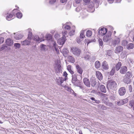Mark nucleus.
Listing matches in <instances>:
<instances>
[{
	"label": "nucleus",
	"instance_id": "38",
	"mask_svg": "<svg viewBox=\"0 0 134 134\" xmlns=\"http://www.w3.org/2000/svg\"><path fill=\"white\" fill-rule=\"evenodd\" d=\"M40 47L42 51H45L46 50V46L44 44H42L41 46Z\"/></svg>",
	"mask_w": 134,
	"mask_h": 134
},
{
	"label": "nucleus",
	"instance_id": "31",
	"mask_svg": "<svg viewBox=\"0 0 134 134\" xmlns=\"http://www.w3.org/2000/svg\"><path fill=\"white\" fill-rule=\"evenodd\" d=\"M132 76V73L130 71L127 72L125 75V77H129L130 79Z\"/></svg>",
	"mask_w": 134,
	"mask_h": 134
},
{
	"label": "nucleus",
	"instance_id": "44",
	"mask_svg": "<svg viewBox=\"0 0 134 134\" xmlns=\"http://www.w3.org/2000/svg\"><path fill=\"white\" fill-rule=\"evenodd\" d=\"M129 106L131 108L134 106V99L131 101L129 103Z\"/></svg>",
	"mask_w": 134,
	"mask_h": 134
},
{
	"label": "nucleus",
	"instance_id": "57",
	"mask_svg": "<svg viewBox=\"0 0 134 134\" xmlns=\"http://www.w3.org/2000/svg\"><path fill=\"white\" fill-rule=\"evenodd\" d=\"M76 40L77 42L78 43H79L81 42V40L79 38L77 37L76 38Z\"/></svg>",
	"mask_w": 134,
	"mask_h": 134
},
{
	"label": "nucleus",
	"instance_id": "42",
	"mask_svg": "<svg viewBox=\"0 0 134 134\" xmlns=\"http://www.w3.org/2000/svg\"><path fill=\"white\" fill-rule=\"evenodd\" d=\"M113 53V51L112 50H108L107 51V55L109 56H111L112 55Z\"/></svg>",
	"mask_w": 134,
	"mask_h": 134
},
{
	"label": "nucleus",
	"instance_id": "50",
	"mask_svg": "<svg viewBox=\"0 0 134 134\" xmlns=\"http://www.w3.org/2000/svg\"><path fill=\"white\" fill-rule=\"evenodd\" d=\"M67 74L65 71L64 72L63 75L65 76V77L64 78L65 79V81L67 79Z\"/></svg>",
	"mask_w": 134,
	"mask_h": 134
},
{
	"label": "nucleus",
	"instance_id": "43",
	"mask_svg": "<svg viewBox=\"0 0 134 134\" xmlns=\"http://www.w3.org/2000/svg\"><path fill=\"white\" fill-rule=\"evenodd\" d=\"M115 68L114 67L113 68L110 72L109 74L111 76L113 75L115 73Z\"/></svg>",
	"mask_w": 134,
	"mask_h": 134
},
{
	"label": "nucleus",
	"instance_id": "22",
	"mask_svg": "<svg viewBox=\"0 0 134 134\" xmlns=\"http://www.w3.org/2000/svg\"><path fill=\"white\" fill-rule=\"evenodd\" d=\"M123 80L124 82L127 84L129 83L131 81V79L126 77H125L123 79Z\"/></svg>",
	"mask_w": 134,
	"mask_h": 134
},
{
	"label": "nucleus",
	"instance_id": "18",
	"mask_svg": "<svg viewBox=\"0 0 134 134\" xmlns=\"http://www.w3.org/2000/svg\"><path fill=\"white\" fill-rule=\"evenodd\" d=\"M4 15H6V19L8 20H10L13 17V15L10 13H8L6 12L5 14H4Z\"/></svg>",
	"mask_w": 134,
	"mask_h": 134
},
{
	"label": "nucleus",
	"instance_id": "8",
	"mask_svg": "<svg viewBox=\"0 0 134 134\" xmlns=\"http://www.w3.org/2000/svg\"><path fill=\"white\" fill-rule=\"evenodd\" d=\"M128 99L126 98L123 100H120L119 101L117 102L116 103L118 105L120 106L128 102Z\"/></svg>",
	"mask_w": 134,
	"mask_h": 134
},
{
	"label": "nucleus",
	"instance_id": "19",
	"mask_svg": "<svg viewBox=\"0 0 134 134\" xmlns=\"http://www.w3.org/2000/svg\"><path fill=\"white\" fill-rule=\"evenodd\" d=\"M33 40L35 41L38 42H41L43 40H42L41 38H40L37 35H35L33 38Z\"/></svg>",
	"mask_w": 134,
	"mask_h": 134
},
{
	"label": "nucleus",
	"instance_id": "14",
	"mask_svg": "<svg viewBox=\"0 0 134 134\" xmlns=\"http://www.w3.org/2000/svg\"><path fill=\"white\" fill-rule=\"evenodd\" d=\"M64 81H65V79L63 77H59L57 79V83L59 85H60Z\"/></svg>",
	"mask_w": 134,
	"mask_h": 134
},
{
	"label": "nucleus",
	"instance_id": "32",
	"mask_svg": "<svg viewBox=\"0 0 134 134\" xmlns=\"http://www.w3.org/2000/svg\"><path fill=\"white\" fill-rule=\"evenodd\" d=\"M134 47V44L132 43H129L127 46V48L128 49H133Z\"/></svg>",
	"mask_w": 134,
	"mask_h": 134
},
{
	"label": "nucleus",
	"instance_id": "1",
	"mask_svg": "<svg viewBox=\"0 0 134 134\" xmlns=\"http://www.w3.org/2000/svg\"><path fill=\"white\" fill-rule=\"evenodd\" d=\"M77 76L80 77V79H81L82 77L81 75H77L76 74H75L72 75V82L74 85L79 86V80L77 79Z\"/></svg>",
	"mask_w": 134,
	"mask_h": 134
},
{
	"label": "nucleus",
	"instance_id": "40",
	"mask_svg": "<svg viewBox=\"0 0 134 134\" xmlns=\"http://www.w3.org/2000/svg\"><path fill=\"white\" fill-rule=\"evenodd\" d=\"M14 46L15 47L16 49L19 48L20 47V44L18 43H15L14 44Z\"/></svg>",
	"mask_w": 134,
	"mask_h": 134
},
{
	"label": "nucleus",
	"instance_id": "59",
	"mask_svg": "<svg viewBox=\"0 0 134 134\" xmlns=\"http://www.w3.org/2000/svg\"><path fill=\"white\" fill-rule=\"evenodd\" d=\"M67 69L69 71L71 70V66L70 65H68V66Z\"/></svg>",
	"mask_w": 134,
	"mask_h": 134
},
{
	"label": "nucleus",
	"instance_id": "17",
	"mask_svg": "<svg viewBox=\"0 0 134 134\" xmlns=\"http://www.w3.org/2000/svg\"><path fill=\"white\" fill-rule=\"evenodd\" d=\"M55 71L57 73L60 72L61 70V66L59 64H57L56 66L54 67Z\"/></svg>",
	"mask_w": 134,
	"mask_h": 134
},
{
	"label": "nucleus",
	"instance_id": "9",
	"mask_svg": "<svg viewBox=\"0 0 134 134\" xmlns=\"http://www.w3.org/2000/svg\"><path fill=\"white\" fill-rule=\"evenodd\" d=\"M65 41V37H62L61 38L58 39L57 41L58 44L60 45H63Z\"/></svg>",
	"mask_w": 134,
	"mask_h": 134
},
{
	"label": "nucleus",
	"instance_id": "47",
	"mask_svg": "<svg viewBox=\"0 0 134 134\" xmlns=\"http://www.w3.org/2000/svg\"><path fill=\"white\" fill-rule=\"evenodd\" d=\"M128 43V42L125 40H123L122 42V45L125 46L127 45Z\"/></svg>",
	"mask_w": 134,
	"mask_h": 134
},
{
	"label": "nucleus",
	"instance_id": "30",
	"mask_svg": "<svg viewBox=\"0 0 134 134\" xmlns=\"http://www.w3.org/2000/svg\"><path fill=\"white\" fill-rule=\"evenodd\" d=\"M62 28L64 29L65 30H69L70 29V27L69 25L66 24H65L62 26Z\"/></svg>",
	"mask_w": 134,
	"mask_h": 134
},
{
	"label": "nucleus",
	"instance_id": "39",
	"mask_svg": "<svg viewBox=\"0 0 134 134\" xmlns=\"http://www.w3.org/2000/svg\"><path fill=\"white\" fill-rule=\"evenodd\" d=\"M91 86L94 87V86L96 84V81L94 79H92L91 83Z\"/></svg>",
	"mask_w": 134,
	"mask_h": 134
},
{
	"label": "nucleus",
	"instance_id": "28",
	"mask_svg": "<svg viewBox=\"0 0 134 134\" xmlns=\"http://www.w3.org/2000/svg\"><path fill=\"white\" fill-rule=\"evenodd\" d=\"M95 68H99L100 66V64L99 61H96L94 64Z\"/></svg>",
	"mask_w": 134,
	"mask_h": 134
},
{
	"label": "nucleus",
	"instance_id": "62",
	"mask_svg": "<svg viewBox=\"0 0 134 134\" xmlns=\"http://www.w3.org/2000/svg\"><path fill=\"white\" fill-rule=\"evenodd\" d=\"M110 3H113L114 0H107Z\"/></svg>",
	"mask_w": 134,
	"mask_h": 134
},
{
	"label": "nucleus",
	"instance_id": "7",
	"mask_svg": "<svg viewBox=\"0 0 134 134\" xmlns=\"http://www.w3.org/2000/svg\"><path fill=\"white\" fill-rule=\"evenodd\" d=\"M126 92V90L125 87H121L119 89L118 93L120 96L124 95L125 94Z\"/></svg>",
	"mask_w": 134,
	"mask_h": 134
},
{
	"label": "nucleus",
	"instance_id": "25",
	"mask_svg": "<svg viewBox=\"0 0 134 134\" xmlns=\"http://www.w3.org/2000/svg\"><path fill=\"white\" fill-rule=\"evenodd\" d=\"M100 90L102 92L105 93L106 92V90L105 86L103 85H101L100 87Z\"/></svg>",
	"mask_w": 134,
	"mask_h": 134
},
{
	"label": "nucleus",
	"instance_id": "36",
	"mask_svg": "<svg viewBox=\"0 0 134 134\" xmlns=\"http://www.w3.org/2000/svg\"><path fill=\"white\" fill-rule=\"evenodd\" d=\"M86 54L84 57V58L86 60H88L90 58V56L89 55L90 53L88 52H87L86 53Z\"/></svg>",
	"mask_w": 134,
	"mask_h": 134
},
{
	"label": "nucleus",
	"instance_id": "6",
	"mask_svg": "<svg viewBox=\"0 0 134 134\" xmlns=\"http://www.w3.org/2000/svg\"><path fill=\"white\" fill-rule=\"evenodd\" d=\"M120 42V39L119 38L115 36L112 41V44L114 47L119 44Z\"/></svg>",
	"mask_w": 134,
	"mask_h": 134
},
{
	"label": "nucleus",
	"instance_id": "61",
	"mask_svg": "<svg viewBox=\"0 0 134 134\" xmlns=\"http://www.w3.org/2000/svg\"><path fill=\"white\" fill-rule=\"evenodd\" d=\"M81 0H75V2L77 4L79 3L80 1Z\"/></svg>",
	"mask_w": 134,
	"mask_h": 134
},
{
	"label": "nucleus",
	"instance_id": "15",
	"mask_svg": "<svg viewBox=\"0 0 134 134\" xmlns=\"http://www.w3.org/2000/svg\"><path fill=\"white\" fill-rule=\"evenodd\" d=\"M5 43L7 45L10 46L13 44V42L12 40L10 38H9L6 40Z\"/></svg>",
	"mask_w": 134,
	"mask_h": 134
},
{
	"label": "nucleus",
	"instance_id": "35",
	"mask_svg": "<svg viewBox=\"0 0 134 134\" xmlns=\"http://www.w3.org/2000/svg\"><path fill=\"white\" fill-rule=\"evenodd\" d=\"M46 38L47 40H49L52 39V37L51 34H48L46 35Z\"/></svg>",
	"mask_w": 134,
	"mask_h": 134
},
{
	"label": "nucleus",
	"instance_id": "11",
	"mask_svg": "<svg viewBox=\"0 0 134 134\" xmlns=\"http://www.w3.org/2000/svg\"><path fill=\"white\" fill-rule=\"evenodd\" d=\"M83 82L85 85L87 87H90V83L89 80L87 78L83 79Z\"/></svg>",
	"mask_w": 134,
	"mask_h": 134
},
{
	"label": "nucleus",
	"instance_id": "29",
	"mask_svg": "<svg viewBox=\"0 0 134 134\" xmlns=\"http://www.w3.org/2000/svg\"><path fill=\"white\" fill-rule=\"evenodd\" d=\"M28 30L29 31L28 32V39L29 40H31V37L32 36V32L30 29H29Z\"/></svg>",
	"mask_w": 134,
	"mask_h": 134
},
{
	"label": "nucleus",
	"instance_id": "3",
	"mask_svg": "<svg viewBox=\"0 0 134 134\" xmlns=\"http://www.w3.org/2000/svg\"><path fill=\"white\" fill-rule=\"evenodd\" d=\"M71 50L73 54L77 56H79L81 52V51L80 49L75 47H72Z\"/></svg>",
	"mask_w": 134,
	"mask_h": 134
},
{
	"label": "nucleus",
	"instance_id": "2",
	"mask_svg": "<svg viewBox=\"0 0 134 134\" xmlns=\"http://www.w3.org/2000/svg\"><path fill=\"white\" fill-rule=\"evenodd\" d=\"M116 85L117 84L115 81L112 80L109 81L108 82L107 88L108 90H114L116 88Z\"/></svg>",
	"mask_w": 134,
	"mask_h": 134
},
{
	"label": "nucleus",
	"instance_id": "45",
	"mask_svg": "<svg viewBox=\"0 0 134 134\" xmlns=\"http://www.w3.org/2000/svg\"><path fill=\"white\" fill-rule=\"evenodd\" d=\"M63 36L62 37H65V38L66 37L68 36L67 35V32L66 31H64V32H62Z\"/></svg>",
	"mask_w": 134,
	"mask_h": 134
},
{
	"label": "nucleus",
	"instance_id": "52",
	"mask_svg": "<svg viewBox=\"0 0 134 134\" xmlns=\"http://www.w3.org/2000/svg\"><path fill=\"white\" fill-rule=\"evenodd\" d=\"M128 90L130 92H131L132 90V87L131 85H129L128 86Z\"/></svg>",
	"mask_w": 134,
	"mask_h": 134
},
{
	"label": "nucleus",
	"instance_id": "16",
	"mask_svg": "<svg viewBox=\"0 0 134 134\" xmlns=\"http://www.w3.org/2000/svg\"><path fill=\"white\" fill-rule=\"evenodd\" d=\"M96 76L99 80L101 81L102 80L103 76L100 72L99 71H96Z\"/></svg>",
	"mask_w": 134,
	"mask_h": 134
},
{
	"label": "nucleus",
	"instance_id": "27",
	"mask_svg": "<svg viewBox=\"0 0 134 134\" xmlns=\"http://www.w3.org/2000/svg\"><path fill=\"white\" fill-rule=\"evenodd\" d=\"M90 4H91V7L90 6V5H89V8H90L91 7H92V8L94 9V5L96 4V8H97L99 6V2L96 3H95V4H94L93 2H90Z\"/></svg>",
	"mask_w": 134,
	"mask_h": 134
},
{
	"label": "nucleus",
	"instance_id": "53",
	"mask_svg": "<svg viewBox=\"0 0 134 134\" xmlns=\"http://www.w3.org/2000/svg\"><path fill=\"white\" fill-rule=\"evenodd\" d=\"M68 91L72 94H73L74 93V91L70 88H68Z\"/></svg>",
	"mask_w": 134,
	"mask_h": 134
},
{
	"label": "nucleus",
	"instance_id": "63",
	"mask_svg": "<svg viewBox=\"0 0 134 134\" xmlns=\"http://www.w3.org/2000/svg\"><path fill=\"white\" fill-rule=\"evenodd\" d=\"M53 47H56L57 46L56 43L55 42H54L53 43Z\"/></svg>",
	"mask_w": 134,
	"mask_h": 134
},
{
	"label": "nucleus",
	"instance_id": "13",
	"mask_svg": "<svg viewBox=\"0 0 134 134\" xmlns=\"http://www.w3.org/2000/svg\"><path fill=\"white\" fill-rule=\"evenodd\" d=\"M127 71V67L125 66H122L120 70V72L122 74H125Z\"/></svg>",
	"mask_w": 134,
	"mask_h": 134
},
{
	"label": "nucleus",
	"instance_id": "48",
	"mask_svg": "<svg viewBox=\"0 0 134 134\" xmlns=\"http://www.w3.org/2000/svg\"><path fill=\"white\" fill-rule=\"evenodd\" d=\"M98 41L99 45L102 46L103 44L102 40L100 38H99L98 39Z\"/></svg>",
	"mask_w": 134,
	"mask_h": 134
},
{
	"label": "nucleus",
	"instance_id": "41",
	"mask_svg": "<svg viewBox=\"0 0 134 134\" xmlns=\"http://www.w3.org/2000/svg\"><path fill=\"white\" fill-rule=\"evenodd\" d=\"M16 16L18 18H21L22 16V14L20 12H18L16 14Z\"/></svg>",
	"mask_w": 134,
	"mask_h": 134
},
{
	"label": "nucleus",
	"instance_id": "37",
	"mask_svg": "<svg viewBox=\"0 0 134 134\" xmlns=\"http://www.w3.org/2000/svg\"><path fill=\"white\" fill-rule=\"evenodd\" d=\"M92 35V31L90 30H88L86 32V36L87 37H90Z\"/></svg>",
	"mask_w": 134,
	"mask_h": 134
},
{
	"label": "nucleus",
	"instance_id": "34",
	"mask_svg": "<svg viewBox=\"0 0 134 134\" xmlns=\"http://www.w3.org/2000/svg\"><path fill=\"white\" fill-rule=\"evenodd\" d=\"M98 108H100L103 110H106L107 109L106 107L101 104H99L98 105Z\"/></svg>",
	"mask_w": 134,
	"mask_h": 134
},
{
	"label": "nucleus",
	"instance_id": "10",
	"mask_svg": "<svg viewBox=\"0 0 134 134\" xmlns=\"http://www.w3.org/2000/svg\"><path fill=\"white\" fill-rule=\"evenodd\" d=\"M102 67L104 70H108L109 69V66L107 62L105 61H104L102 63Z\"/></svg>",
	"mask_w": 134,
	"mask_h": 134
},
{
	"label": "nucleus",
	"instance_id": "51",
	"mask_svg": "<svg viewBox=\"0 0 134 134\" xmlns=\"http://www.w3.org/2000/svg\"><path fill=\"white\" fill-rule=\"evenodd\" d=\"M75 30H72L70 31L69 33V34L70 36H71L73 35L74 34Z\"/></svg>",
	"mask_w": 134,
	"mask_h": 134
},
{
	"label": "nucleus",
	"instance_id": "60",
	"mask_svg": "<svg viewBox=\"0 0 134 134\" xmlns=\"http://www.w3.org/2000/svg\"><path fill=\"white\" fill-rule=\"evenodd\" d=\"M67 0H60V2L62 3H64L66 2Z\"/></svg>",
	"mask_w": 134,
	"mask_h": 134
},
{
	"label": "nucleus",
	"instance_id": "46",
	"mask_svg": "<svg viewBox=\"0 0 134 134\" xmlns=\"http://www.w3.org/2000/svg\"><path fill=\"white\" fill-rule=\"evenodd\" d=\"M57 0H48V1L50 4H53Z\"/></svg>",
	"mask_w": 134,
	"mask_h": 134
},
{
	"label": "nucleus",
	"instance_id": "33",
	"mask_svg": "<svg viewBox=\"0 0 134 134\" xmlns=\"http://www.w3.org/2000/svg\"><path fill=\"white\" fill-rule=\"evenodd\" d=\"M85 30H82L80 32V38L82 39L85 37V36L84 35Z\"/></svg>",
	"mask_w": 134,
	"mask_h": 134
},
{
	"label": "nucleus",
	"instance_id": "24",
	"mask_svg": "<svg viewBox=\"0 0 134 134\" xmlns=\"http://www.w3.org/2000/svg\"><path fill=\"white\" fill-rule=\"evenodd\" d=\"M68 61L72 63H74L75 62V59L73 57L71 56H69L68 57Z\"/></svg>",
	"mask_w": 134,
	"mask_h": 134
},
{
	"label": "nucleus",
	"instance_id": "12",
	"mask_svg": "<svg viewBox=\"0 0 134 134\" xmlns=\"http://www.w3.org/2000/svg\"><path fill=\"white\" fill-rule=\"evenodd\" d=\"M31 40H29L28 38L24 41H21V43L22 45L26 46L30 45L31 42Z\"/></svg>",
	"mask_w": 134,
	"mask_h": 134
},
{
	"label": "nucleus",
	"instance_id": "4",
	"mask_svg": "<svg viewBox=\"0 0 134 134\" xmlns=\"http://www.w3.org/2000/svg\"><path fill=\"white\" fill-rule=\"evenodd\" d=\"M111 32H109L108 34L103 38V40L104 42H107L111 39Z\"/></svg>",
	"mask_w": 134,
	"mask_h": 134
},
{
	"label": "nucleus",
	"instance_id": "26",
	"mask_svg": "<svg viewBox=\"0 0 134 134\" xmlns=\"http://www.w3.org/2000/svg\"><path fill=\"white\" fill-rule=\"evenodd\" d=\"M121 66V63L120 62H119L116 65L115 69L117 70H118Z\"/></svg>",
	"mask_w": 134,
	"mask_h": 134
},
{
	"label": "nucleus",
	"instance_id": "58",
	"mask_svg": "<svg viewBox=\"0 0 134 134\" xmlns=\"http://www.w3.org/2000/svg\"><path fill=\"white\" fill-rule=\"evenodd\" d=\"M96 59V57L95 56H93L92 58V60L93 62H94Z\"/></svg>",
	"mask_w": 134,
	"mask_h": 134
},
{
	"label": "nucleus",
	"instance_id": "64",
	"mask_svg": "<svg viewBox=\"0 0 134 134\" xmlns=\"http://www.w3.org/2000/svg\"><path fill=\"white\" fill-rule=\"evenodd\" d=\"M70 73L72 75H73L74 73V72L72 71V70L71 69L70 71H69Z\"/></svg>",
	"mask_w": 134,
	"mask_h": 134
},
{
	"label": "nucleus",
	"instance_id": "5",
	"mask_svg": "<svg viewBox=\"0 0 134 134\" xmlns=\"http://www.w3.org/2000/svg\"><path fill=\"white\" fill-rule=\"evenodd\" d=\"M99 30L98 34L99 35H101L102 36L104 35L107 31V29L104 28H101L100 29H99Z\"/></svg>",
	"mask_w": 134,
	"mask_h": 134
},
{
	"label": "nucleus",
	"instance_id": "49",
	"mask_svg": "<svg viewBox=\"0 0 134 134\" xmlns=\"http://www.w3.org/2000/svg\"><path fill=\"white\" fill-rule=\"evenodd\" d=\"M54 37L56 39H58V40L59 39V38L60 37V35L58 33H56L55 34V35Z\"/></svg>",
	"mask_w": 134,
	"mask_h": 134
},
{
	"label": "nucleus",
	"instance_id": "56",
	"mask_svg": "<svg viewBox=\"0 0 134 134\" xmlns=\"http://www.w3.org/2000/svg\"><path fill=\"white\" fill-rule=\"evenodd\" d=\"M53 48L55 49V50L57 52V54H59V50L58 49V48L56 47Z\"/></svg>",
	"mask_w": 134,
	"mask_h": 134
},
{
	"label": "nucleus",
	"instance_id": "23",
	"mask_svg": "<svg viewBox=\"0 0 134 134\" xmlns=\"http://www.w3.org/2000/svg\"><path fill=\"white\" fill-rule=\"evenodd\" d=\"M76 68L77 71V72L81 75L83 72V70L82 68L79 65H77L76 66Z\"/></svg>",
	"mask_w": 134,
	"mask_h": 134
},
{
	"label": "nucleus",
	"instance_id": "55",
	"mask_svg": "<svg viewBox=\"0 0 134 134\" xmlns=\"http://www.w3.org/2000/svg\"><path fill=\"white\" fill-rule=\"evenodd\" d=\"M4 41V38L3 37H0V44L3 43Z\"/></svg>",
	"mask_w": 134,
	"mask_h": 134
},
{
	"label": "nucleus",
	"instance_id": "54",
	"mask_svg": "<svg viewBox=\"0 0 134 134\" xmlns=\"http://www.w3.org/2000/svg\"><path fill=\"white\" fill-rule=\"evenodd\" d=\"M7 47V46H6L4 45H2L1 47V50H3Z\"/></svg>",
	"mask_w": 134,
	"mask_h": 134
},
{
	"label": "nucleus",
	"instance_id": "21",
	"mask_svg": "<svg viewBox=\"0 0 134 134\" xmlns=\"http://www.w3.org/2000/svg\"><path fill=\"white\" fill-rule=\"evenodd\" d=\"M123 49V48L121 46H118L116 47L115 49V52L116 53H119L121 52Z\"/></svg>",
	"mask_w": 134,
	"mask_h": 134
},
{
	"label": "nucleus",
	"instance_id": "20",
	"mask_svg": "<svg viewBox=\"0 0 134 134\" xmlns=\"http://www.w3.org/2000/svg\"><path fill=\"white\" fill-rule=\"evenodd\" d=\"M23 36L22 34L18 33L14 36V37L15 39L19 40L22 38Z\"/></svg>",
	"mask_w": 134,
	"mask_h": 134
}]
</instances>
